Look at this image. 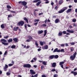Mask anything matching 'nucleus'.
<instances>
[{"instance_id":"obj_1","label":"nucleus","mask_w":77,"mask_h":77,"mask_svg":"<svg viewBox=\"0 0 77 77\" xmlns=\"http://www.w3.org/2000/svg\"><path fill=\"white\" fill-rule=\"evenodd\" d=\"M1 41L2 42V43L4 45H8L9 44L8 43H6L7 41L5 39H1Z\"/></svg>"},{"instance_id":"obj_2","label":"nucleus","mask_w":77,"mask_h":77,"mask_svg":"<svg viewBox=\"0 0 77 77\" xmlns=\"http://www.w3.org/2000/svg\"><path fill=\"white\" fill-rule=\"evenodd\" d=\"M76 55H77V52H75L73 55L70 56V58L71 59V60H74L75 59Z\"/></svg>"},{"instance_id":"obj_3","label":"nucleus","mask_w":77,"mask_h":77,"mask_svg":"<svg viewBox=\"0 0 77 77\" xmlns=\"http://www.w3.org/2000/svg\"><path fill=\"white\" fill-rule=\"evenodd\" d=\"M18 24L19 26H22L24 24V21H21L19 22Z\"/></svg>"},{"instance_id":"obj_4","label":"nucleus","mask_w":77,"mask_h":77,"mask_svg":"<svg viewBox=\"0 0 77 77\" xmlns=\"http://www.w3.org/2000/svg\"><path fill=\"white\" fill-rule=\"evenodd\" d=\"M23 67L25 68H30L31 67V65L29 64L24 65H23Z\"/></svg>"},{"instance_id":"obj_5","label":"nucleus","mask_w":77,"mask_h":77,"mask_svg":"<svg viewBox=\"0 0 77 77\" xmlns=\"http://www.w3.org/2000/svg\"><path fill=\"white\" fill-rule=\"evenodd\" d=\"M67 32H69V33H74V31L73 30H71L70 29L67 30Z\"/></svg>"},{"instance_id":"obj_6","label":"nucleus","mask_w":77,"mask_h":77,"mask_svg":"<svg viewBox=\"0 0 77 77\" xmlns=\"http://www.w3.org/2000/svg\"><path fill=\"white\" fill-rule=\"evenodd\" d=\"M60 50H58V48H56L53 51V53H55V52H60Z\"/></svg>"},{"instance_id":"obj_7","label":"nucleus","mask_w":77,"mask_h":77,"mask_svg":"<svg viewBox=\"0 0 77 77\" xmlns=\"http://www.w3.org/2000/svg\"><path fill=\"white\" fill-rule=\"evenodd\" d=\"M8 68V66L7 64H5V66H4V71H7V68Z\"/></svg>"},{"instance_id":"obj_8","label":"nucleus","mask_w":77,"mask_h":77,"mask_svg":"<svg viewBox=\"0 0 77 77\" xmlns=\"http://www.w3.org/2000/svg\"><path fill=\"white\" fill-rule=\"evenodd\" d=\"M30 73L31 74H35V72L33 71V70L32 69L30 70Z\"/></svg>"},{"instance_id":"obj_9","label":"nucleus","mask_w":77,"mask_h":77,"mask_svg":"<svg viewBox=\"0 0 77 77\" xmlns=\"http://www.w3.org/2000/svg\"><path fill=\"white\" fill-rule=\"evenodd\" d=\"M27 2L25 1L22 2V4H23V6H26V5H27Z\"/></svg>"},{"instance_id":"obj_10","label":"nucleus","mask_w":77,"mask_h":77,"mask_svg":"<svg viewBox=\"0 0 77 77\" xmlns=\"http://www.w3.org/2000/svg\"><path fill=\"white\" fill-rule=\"evenodd\" d=\"M40 43L41 45H43L44 44H45V42H40Z\"/></svg>"},{"instance_id":"obj_11","label":"nucleus","mask_w":77,"mask_h":77,"mask_svg":"<svg viewBox=\"0 0 77 77\" xmlns=\"http://www.w3.org/2000/svg\"><path fill=\"white\" fill-rule=\"evenodd\" d=\"M5 26H6V24H3L1 25V27L2 29H4L5 28Z\"/></svg>"},{"instance_id":"obj_12","label":"nucleus","mask_w":77,"mask_h":77,"mask_svg":"<svg viewBox=\"0 0 77 77\" xmlns=\"http://www.w3.org/2000/svg\"><path fill=\"white\" fill-rule=\"evenodd\" d=\"M18 28H19L18 26L14 27V31H17V30L18 29Z\"/></svg>"},{"instance_id":"obj_13","label":"nucleus","mask_w":77,"mask_h":77,"mask_svg":"<svg viewBox=\"0 0 77 77\" xmlns=\"http://www.w3.org/2000/svg\"><path fill=\"white\" fill-rule=\"evenodd\" d=\"M42 63L44 65H47V61H44Z\"/></svg>"},{"instance_id":"obj_14","label":"nucleus","mask_w":77,"mask_h":77,"mask_svg":"<svg viewBox=\"0 0 77 77\" xmlns=\"http://www.w3.org/2000/svg\"><path fill=\"white\" fill-rule=\"evenodd\" d=\"M71 73L72 74H73L74 75H77V73L76 72H74V71H72L71 72Z\"/></svg>"},{"instance_id":"obj_15","label":"nucleus","mask_w":77,"mask_h":77,"mask_svg":"<svg viewBox=\"0 0 77 77\" xmlns=\"http://www.w3.org/2000/svg\"><path fill=\"white\" fill-rule=\"evenodd\" d=\"M71 9L69 8L68 9V10H67L66 11V13H69V12H70L71 11Z\"/></svg>"},{"instance_id":"obj_16","label":"nucleus","mask_w":77,"mask_h":77,"mask_svg":"<svg viewBox=\"0 0 77 77\" xmlns=\"http://www.w3.org/2000/svg\"><path fill=\"white\" fill-rule=\"evenodd\" d=\"M56 63H52V67H56Z\"/></svg>"},{"instance_id":"obj_17","label":"nucleus","mask_w":77,"mask_h":77,"mask_svg":"<svg viewBox=\"0 0 77 77\" xmlns=\"http://www.w3.org/2000/svg\"><path fill=\"white\" fill-rule=\"evenodd\" d=\"M23 19L25 21H26L27 23H28L29 22H28V20L26 17H24L23 18Z\"/></svg>"},{"instance_id":"obj_18","label":"nucleus","mask_w":77,"mask_h":77,"mask_svg":"<svg viewBox=\"0 0 77 77\" xmlns=\"http://www.w3.org/2000/svg\"><path fill=\"white\" fill-rule=\"evenodd\" d=\"M47 30H45L44 31V36H46V35H47Z\"/></svg>"},{"instance_id":"obj_19","label":"nucleus","mask_w":77,"mask_h":77,"mask_svg":"<svg viewBox=\"0 0 77 77\" xmlns=\"http://www.w3.org/2000/svg\"><path fill=\"white\" fill-rule=\"evenodd\" d=\"M43 33V31L41 30V31H38V34H41V33Z\"/></svg>"},{"instance_id":"obj_20","label":"nucleus","mask_w":77,"mask_h":77,"mask_svg":"<svg viewBox=\"0 0 77 77\" xmlns=\"http://www.w3.org/2000/svg\"><path fill=\"white\" fill-rule=\"evenodd\" d=\"M55 23H58L59 22V20L58 19L55 20Z\"/></svg>"},{"instance_id":"obj_21","label":"nucleus","mask_w":77,"mask_h":77,"mask_svg":"<svg viewBox=\"0 0 77 77\" xmlns=\"http://www.w3.org/2000/svg\"><path fill=\"white\" fill-rule=\"evenodd\" d=\"M62 32H60L58 33V36H62Z\"/></svg>"},{"instance_id":"obj_22","label":"nucleus","mask_w":77,"mask_h":77,"mask_svg":"<svg viewBox=\"0 0 77 77\" xmlns=\"http://www.w3.org/2000/svg\"><path fill=\"white\" fill-rule=\"evenodd\" d=\"M13 41L16 42H17V41H18V39L17 38H14L13 39Z\"/></svg>"},{"instance_id":"obj_23","label":"nucleus","mask_w":77,"mask_h":77,"mask_svg":"<svg viewBox=\"0 0 77 77\" xmlns=\"http://www.w3.org/2000/svg\"><path fill=\"white\" fill-rule=\"evenodd\" d=\"M67 9H68L67 7H65L63 8V11L64 12Z\"/></svg>"},{"instance_id":"obj_24","label":"nucleus","mask_w":77,"mask_h":77,"mask_svg":"<svg viewBox=\"0 0 77 77\" xmlns=\"http://www.w3.org/2000/svg\"><path fill=\"white\" fill-rule=\"evenodd\" d=\"M40 3H41V1L38 2L37 3H36V5L37 6H39V5H40Z\"/></svg>"},{"instance_id":"obj_25","label":"nucleus","mask_w":77,"mask_h":77,"mask_svg":"<svg viewBox=\"0 0 77 77\" xmlns=\"http://www.w3.org/2000/svg\"><path fill=\"white\" fill-rule=\"evenodd\" d=\"M12 38H11L9 39L8 40V42L9 43L10 42H12Z\"/></svg>"},{"instance_id":"obj_26","label":"nucleus","mask_w":77,"mask_h":77,"mask_svg":"<svg viewBox=\"0 0 77 77\" xmlns=\"http://www.w3.org/2000/svg\"><path fill=\"white\" fill-rule=\"evenodd\" d=\"M60 52H63V53H65V51L64 49H62L61 50H60Z\"/></svg>"},{"instance_id":"obj_27","label":"nucleus","mask_w":77,"mask_h":77,"mask_svg":"<svg viewBox=\"0 0 77 77\" xmlns=\"http://www.w3.org/2000/svg\"><path fill=\"white\" fill-rule=\"evenodd\" d=\"M49 58L51 59H52L54 58V55H51L49 57Z\"/></svg>"},{"instance_id":"obj_28","label":"nucleus","mask_w":77,"mask_h":77,"mask_svg":"<svg viewBox=\"0 0 77 77\" xmlns=\"http://www.w3.org/2000/svg\"><path fill=\"white\" fill-rule=\"evenodd\" d=\"M65 63L64 62H60V63L59 65H63V64Z\"/></svg>"},{"instance_id":"obj_29","label":"nucleus","mask_w":77,"mask_h":77,"mask_svg":"<svg viewBox=\"0 0 77 77\" xmlns=\"http://www.w3.org/2000/svg\"><path fill=\"white\" fill-rule=\"evenodd\" d=\"M54 57L55 59H57V58L59 57V56H58V55H56L55 56L54 55Z\"/></svg>"},{"instance_id":"obj_30","label":"nucleus","mask_w":77,"mask_h":77,"mask_svg":"<svg viewBox=\"0 0 77 77\" xmlns=\"http://www.w3.org/2000/svg\"><path fill=\"white\" fill-rule=\"evenodd\" d=\"M35 45H36V46H37V47H38V42L37 41H35Z\"/></svg>"},{"instance_id":"obj_31","label":"nucleus","mask_w":77,"mask_h":77,"mask_svg":"<svg viewBox=\"0 0 77 77\" xmlns=\"http://www.w3.org/2000/svg\"><path fill=\"white\" fill-rule=\"evenodd\" d=\"M63 3V0H61L59 1V4H61Z\"/></svg>"},{"instance_id":"obj_32","label":"nucleus","mask_w":77,"mask_h":77,"mask_svg":"<svg viewBox=\"0 0 77 77\" xmlns=\"http://www.w3.org/2000/svg\"><path fill=\"white\" fill-rule=\"evenodd\" d=\"M41 0H35L34 1H33V3H37V2H38L39 1H40Z\"/></svg>"},{"instance_id":"obj_33","label":"nucleus","mask_w":77,"mask_h":77,"mask_svg":"<svg viewBox=\"0 0 77 77\" xmlns=\"http://www.w3.org/2000/svg\"><path fill=\"white\" fill-rule=\"evenodd\" d=\"M7 8H8V9H11L12 8L10 6V5H8L7 6Z\"/></svg>"},{"instance_id":"obj_34","label":"nucleus","mask_w":77,"mask_h":77,"mask_svg":"<svg viewBox=\"0 0 77 77\" xmlns=\"http://www.w3.org/2000/svg\"><path fill=\"white\" fill-rule=\"evenodd\" d=\"M45 49H48V45H46L44 47Z\"/></svg>"},{"instance_id":"obj_35","label":"nucleus","mask_w":77,"mask_h":77,"mask_svg":"<svg viewBox=\"0 0 77 77\" xmlns=\"http://www.w3.org/2000/svg\"><path fill=\"white\" fill-rule=\"evenodd\" d=\"M63 12V10H62L61 11H59L58 12V13H59V14H60V13H62V12Z\"/></svg>"},{"instance_id":"obj_36","label":"nucleus","mask_w":77,"mask_h":77,"mask_svg":"<svg viewBox=\"0 0 77 77\" xmlns=\"http://www.w3.org/2000/svg\"><path fill=\"white\" fill-rule=\"evenodd\" d=\"M72 22H73V23H75V22H76V19H73L72 20Z\"/></svg>"},{"instance_id":"obj_37","label":"nucleus","mask_w":77,"mask_h":77,"mask_svg":"<svg viewBox=\"0 0 77 77\" xmlns=\"http://www.w3.org/2000/svg\"><path fill=\"white\" fill-rule=\"evenodd\" d=\"M32 77H38V74H36V75H35L34 76L32 75Z\"/></svg>"},{"instance_id":"obj_38","label":"nucleus","mask_w":77,"mask_h":77,"mask_svg":"<svg viewBox=\"0 0 77 77\" xmlns=\"http://www.w3.org/2000/svg\"><path fill=\"white\" fill-rule=\"evenodd\" d=\"M74 48L72 47L70 48V50L72 51H74Z\"/></svg>"},{"instance_id":"obj_39","label":"nucleus","mask_w":77,"mask_h":77,"mask_svg":"<svg viewBox=\"0 0 77 77\" xmlns=\"http://www.w3.org/2000/svg\"><path fill=\"white\" fill-rule=\"evenodd\" d=\"M39 19H35L34 20V22L35 23H36V22H38L39 21Z\"/></svg>"},{"instance_id":"obj_40","label":"nucleus","mask_w":77,"mask_h":77,"mask_svg":"<svg viewBox=\"0 0 77 77\" xmlns=\"http://www.w3.org/2000/svg\"><path fill=\"white\" fill-rule=\"evenodd\" d=\"M15 47H16V46L14 45H12L11 47V48H13H13H15Z\"/></svg>"},{"instance_id":"obj_41","label":"nucleus","mask_w":77,"mask_h":77,"mask_svg":"<svg viewBox=\"0 0 77 77\" xmlns=\"http://www.w3.org/2000/svg\"><path fill=\"white\" fill-rule=\"evenodd\" d=\"M28 38H29V39H32V38L31 36H28Z\"/></svg>"},{"instance_id":"obj_42","label":"nucleus","mask_w":77,"mask_h":77,"mask_svg":"<svg viewBox=\"0 0 77 77\" xmlns=\"http://www.w3.org/2000/svg\"><path fill=\"white\" fill-rule=\"evenodd\" d=\"M70 44H71V45H73L75 44V43L73 42L72 43H70Z\"/></svg>"},{"instance_id":"obj_43","label":"nucleus","mask_w":77,"mask_h":77,"mask_svg":"<svg viewBox=\"0 0 77 77\" xmlns=\"http://www.w3.org/2000/svg\"><path fill=\"white\" fill-rule=\"evenodd\" d=\"M41 26H43V27H46V25L45 24H43L41 25Z\"/></svg>"},{"instance_id":"obj_44","label":"nucleus","mask_w":77,"mask_h":77,"mask_svg":"<svg viewBox=\"0 0 77 77\" xmlns=\"http://www.w3.org/2000/svg\"><path fill=\"white\" fill-rule=\"evenodd\" d=\"M12 17V14H10L8 15V18H10V17Z\"/></svg>"},{"instance_id":"obj_45","label":"nucleus","mask_w":77,"mask_h":77,"mask_svg":"<svg viewBox=\"0 0 77 77\" xmlns=\"http://www.w3.org/2000/svg\"><path fill=\"white\" fill-rule=\"evenodd\" d=\"M26 8H27V6H25L23 7V9H26Z\"/></svg>"},{"instance_id":"obj_46","label":"nucleus","mask_w":77,"mask_h":77,"mask_svg":"<svg viewBox=\"0 0 77 77\" xmlns=\"http://www.w3.org/2000/svg\"><path fill=\"white\" fill-rule=\"evenodd\" d=\"M6 74L7 75H9L11 74V73L9 72H7Z\"/></svg>"},{"instance_id":"obj_47","label":"nucleus","mask_w":77,"mask_h":77,"mask_svg":"<svg viewBox=\"0 0 77 77\" xmlns=\"http://www.w3.org/2000/svg\"><path fill=\"white\" fill-rule=\"evenodd\" d=\"M54 77H58V75H57V74H55L54 75Z\"/></svg>"},{"instance_id":"obj_48","label":"nucleus","mask_w":77,"mask_h":77,"mask_svg":"<svg viewBox=\"0 0 77 77\" xmlns=\"http://www.w3.org/2000/svg\"><path fill=\"white\" fill-rule=\"evenodd\" d=\"M36 58L34 57L33 58V60H35V61H36Z\"/></svg>"},{"instance_id":"obj_49","label":"nucleus","mask_w":77,"mask_h":77,"mask_svg":"<svg viewBox=\"0 0 77 77\" xmlns=\"http://www.w3.org/2000/svg\"><path fill=\"white\" fill-rule=\"evenodd\" d=\"M13 64H9V65H8V66H12V65H13Z\"/></svg>"},{"instance_id":"obj_50","label":"nucleus","mask_w":77,"mask_h":77,"mask_svg":"<svg viewBox=\"0 0 77 77\" xmlns=\"http://www.w3.org/2000/svg\"><path fill=\"white\" fill-rule=\"evenodd\" d=\"M56 71V69H53L51 70V71L52 72H54V71Z\"/></svg>"},{"instance_id":"obj_51","label":"nucleus","mask_w":77,"mask_h":77,"mask_svg":"<svg viewBox=\"0 0 77 77\" xmlns=\"http://www.w3.org/2000/svg\"><path fill=\"white\" fill-rule=\"evenodd\" d=\"M9 36H7L6 37H4V38L5 39H7L8 38Z\"/></svg>"},{"instance_id":"obj_52","label":"nucleus","mask_w":77,"mask_h":77,"mask_svg":"<svg viewBox=\"0 0 77 77\" xmlns=\"http://www.w3.org/2000/svg\"><path fill=\"white\" fill-rule=\"evenodd\" d=\"M34 14L35 17H36V14L35 12H34Z\"/></svg>"},{"instance_id":"obj_53","label":"nucleus","mask_w":77,"mask_h":77,"mask_svg":"<svg viewBox=\"0 0 77 77\" xmlns=\"http://www.w3.org/2000/svg\"><path fill=\"white\" fill-rule=\"evenodd\" d=\"M69 27L70 29H72V25H70L69 26Z\"/></svg>"},{"instance_id":"obj_54","label":"nucleus","mask_w":77,"mask_h":77,"mask_svg":"<svg viewBox=\"0 0 77 77\" xmlns=\"http://www.w3.org/2000/svg\"><path fill=\"white\" fill-rule=\"evenodd\" d=\"M63 34H66V31H64L63 32Z\"/></svg>"},{"instance_id":"obj_55","label":"nucleus","mask_w":77,"mask_h":77,"mask_svg":"<svg viewBox=\"0 0 77 77\" xmlns=\"http://www.w3.org/2000/svg\"><path fill=\"white\" fill-rule=\"evenodd\" d=\"M38 22L35 23H34V25H35V26H36V25H37V24H38Z\"/></svg>"},{"instance_id":"obj_56","label":"nucleus","mask_w":77,"mask_h":77,"mask_svg":"<svg viewBox=\"0 0 77 77\" xmlns=\"http://www.w3.org/2000/svg\"><path fill=\"white\" fill-rule=\"evenodd\" d=\"M49 3V1H47L46 2H45V3L46 4H47L48 3Z\"/></svg>"},{"instance_id":"obj_57","label":"nucleus","mask_w":77,"mask_h":77,"mask_svg":"<svg viewBox=\"0 0 77 77\" xmlns=\"http://www.w3.org/2000/svg\"><path fill=\"white\" fill-rule=\"evenodd\" d=\"M7 53H8V52L7 51H6L4 53V55H6V54H7Z\"/></svg>"},{"instance_id":"obj_58","label":"nucleus","mask_w":77,"mask_h":77,"mask_svg":"<svg viewBox=\"0 0 77 77\" xmlns=\"http://www.w3.org/2000/svg\"><path fill=\"white\" fill-rule=\"evenodd\" d=\"M65 46V45L63 44L61 45V47H64Z\"/></svg>"},{"instance_id":"obj_59","label":"nucleus","mask_w":77,"mask_h":77,"mask_svg":"<svg viewBox=\"0 0 77 77\" xmlns=\"http://www.w3.org/2000/svg\"><path fill=\"white\" fill-rule=\"evenodd\" d=\"M44 66H41V69H43V68H44Z\"/></svg>"},{"instance_id":"obj_60","label":"nucleus","mask_w":77,"mask_h":77,"mask_svg":"<svg viewBox=\"0 0 77 77\" xmlns=\"http://www.w3.org/2000/svg\"><path fill=\"white\" fill-rule=\"evenodd\" d=\"M73 26L74 27H76V25L75 24V23H73Z\"/></svg>"},{"instance_id":"obj_61","label":"nucleus","mask_w":77,"mask_h":77,"mask_svg":"<svg viewBox=\"0 0 77 77\" xmlns=\"http://www.w3.org/2000/svg\"><path fill=\"white\" fill-rule=\"evenodd\" d=\"M42 77H46V76L45 75H43L42 76Z\"/></svg>"},{"instance_id":"obj_62","label":"nucleus","mask_w":77,"mask_h":77,"mask_svg":"<svg viewBox=\"0 0 77 77\" xmlns=\"http://www.w3.org/2000/svg\"><path fill=\"white\" fill-rule=\"evenodd\" d=\"M27 42H30V40L29 39H27L26 40Z\"/></svg>"},{"instance_id":"obj_63","label":"nucleus","mask_w":77,"mask_h":77,"mask_svg":"<svg viewBox=\"0 0 77 77\" xmlns=\"http://www.w3.org/2000/svg\"><path fill=\"white\" fill-rule=\"evenodd\" d=\"M65 45L66 46H68V43H66L65 44Z\"/></svg>"},{"instance_id":"obj_64","label":"nucleus","mask_w":77,"mask_h":77,"mask_svg":"<svg viewBox=\"0 0 77 77\" xmlns=\"http://www.w3.org/2000/svg\"><path fill=\"white\" fill-rule=\"evenodd\" d=\"M74 2L75 3L77 2V0H74Z\"/></svg>"}]
</instances>
